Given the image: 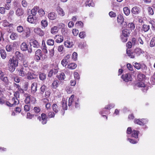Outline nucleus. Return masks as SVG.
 <instances>
[{
    "label": "nucleus",
    "mask_w": 155,
    "mask_h": 155,
    "mask_svg": "<svg viewBox=\"0 0 155 155\" xmlns=\"http://www.w3.org/2000/svg\"><path fill=\"white\" fill-rule=\"evenodd\" d=\"M8 68L9 70L11 72H13L15 70V68L18 66V61L15 57L10 58L8 61Z\"/></svg>",
    "instance_id": "f257e3e1"
},
{
    "label": "nucleus",
    "mask_w": 155,
    "mask_h": 155,
    "mask_svg": "<svg viewBox=\"0 0 155 155\" xmlns=\"http://www.w3.org/2000/svg\"><path fill=\"white\" fill-rule=\"evenodd\" d=\"M29 68H24L21 66L19 70H18V74L19 76L24 77L28 73V70Z\"/></svg>",
    "instance_id": "f03ea898"
},
{
    "label": "nucleus",
    "mask_w": 155,
    "mask_h": 155,
    "mask_svg": "<svg viewBox=\"0 0 155 155\" xmlns=\"http://www.w3.org/2000/svg\"><path fill=\"white\" fill-rule=\"evenodd\" d=\"M24 96L26 98L25 101L26 104H29L31 101L32 102V101H35V100L34 97L31 96L30 94H25Z\"/></svg>",
    "instance_id": "7ed1b4c3"
},
{
    "label": "nucleus",
    "mask_w": 155,
    "mask_h": 155,
    "mask_svg": "<svg viewBox=\"0 0 155 155\" xmlns=\"http://www.w3.org/2000/svg\"><path fill=\"white\" fill-rule=\"evenodd\" d=\"M148 122L147 120L146 119H135L134 120L135 124H139L140 125H143L146 124Z\"/></svg>",
    "instance_id": "20e7f679"
},
{
    "label": "nucleus",
    "mask_w": 155,
    "mask_h": 155,
    "mask_svg": "<svg viewBox=\"0 0 155 155\" xmlns=\"http://www.w3.org/2000/svg\"><path fill=\"white\" fill-rule=\"evenodd\" d=\"M17 45V43L15 42L11 43L10 44L7 45L6 46V49L7 51L10 52L14 50Z\"/></svg>",
    "instance_id": "39448f33"
},
{
    "label": "nucleus",
    "mask_w": 155,
    "mask_h": 155,
    "mask_svg": "<svg viewBox=\"0 0 155 155\" xmlns=\"http://www.w3.org/2000/svg\"><path fill=\"white\" fill-rule=\"evenodd\" d=\"M27 21L29 23L32 24H36L37 20L36 17H33L32 15H29L27 18Z\"/></svg>",
    "instance_id": "423d86ee"
},
{
    "label": "nucleus",
    "mask_w": 155,
    "mask_h": 155,
    "mask_svg": "<svg viewBox=\"0 0 155 155\" xmlns=\"http://www.w3.org/2000/svg\"><path fill=\"white\" fill-rule=\"evenodd\" d=\"M38 119L43 124H45L47 123V120L46 117V115L45 114H41V117H38Z\"/></svg>",
    "instance_id": "0eeeda50"
},
{
    "label": "nucleus",
    "mask_w": 155,
    "mask_h": 155,
    "mask_svg": "<svg viewBox=\"0 0 155 155\" xmlns=\"http://www.w3.org/2000/svg\"><path fill=\"white\" fill-rule=\"evenodd\" d=\"M131 12L133 14V16H134V15H138L140 12V9L138 7L135 6L132 8Z\"/></svg>",
    "instance_id": "6e6552de"
},
{
    "label": "nucleus",
    "mask_w": 155,
    "mask_h": 155,
    "mask_svg": "<svg viewBox=\"0 0 155 155\" xmlns=\"http://www.w3.org/2000/svg\"><path fill=\"white\" fill-rule=\"evenodd\" d=\"M122 78L123 80L126 82L131 81L132 79L131 75L130 74H126L125 75H122Z\"/></svg>",
    "instance_id": "1a4fd4ad"
},
{
    "label": "nucleus",
    "mask_w": 155,
    "mask_h": 155,
    "mask_svg": "<svg viewBox=\"0 0 155 155\" xmlns=\"http://www.w3.org/2000/svg\"><path fill=\"white\" fill-rule=\"evenodd\" d=\"M114 106L115 105L114 104H111L108 105L106 106L103 109L102 111L100 112V114H106L107 111L105 110V109L110 110L111 108L114 107Z\"/></svg>",
    "instance_id": "9d476101"
},
{
    "label": "nucleus",
    "mask_w": 155,
    "mask_h": 155,
    "mask_svg": "<svg viewBox=\"0 0 155 155\" xmlns=\"http://www.w3.org/2000/svg\"><path fill=\"white\" fill-rule=\"evenodd\" d=\"M54 39H55V41L57 43H60L62 42L64 40V38L62 36L57 35L55 36Z\"/></svg>",
    "instance_id": "9b49d317"
},
{
    "label": "nucleus",
    "mask_w": 155,
    "mask_h": 155,
    "mask_svg": "<svg viewBox=\"0 0 155 155\" xmlns=\"http://www.w3.org/2000/svg\"><path fill=\"white\" fill-rule=\"evenodd\" d=\"M127 56L131 58H134L136 57H137L136 55V54L134 52V50L133 52H131L130 50H127Z\"/></svg>",
    "instance_id": "f8f14e48"
},
{
    "label": "nucleus",
    "mask_w": 155,
    "mask_h": 155,
    "mask_svg": "<svg viewBox=\"0 0 155 155\" xmlns=\"http://www.w3.org/2000/svg\"><path fill=\"white\" fill-rule=\"evenodd\" d=\"M34 31L35 33L39 35L40 36H43L45 34V33L44 31L40 28H35L34 29Z\"/></svg>",
    "instance_id": "ddd939ff"
},
{
    "label": "nucleus",
    "mask_w": 155,
    "mask_h": 155,
    "mask_svg": "<svg viewBox=\"0 0 155 155\" xmlns=\"http://www.w3.org/2000/svg\"><path fill=\"white\" fill-rule=\"evenodd\" d=\"M56 11L59 15L61 16H63L65 15V12L63 9L60 6H58L56 8Z\"/></svg>",
    "instance_id": "4468645a"
},
{
    "label": "nucleus",
    "mask_w": 155,
    "mask_h": 155,
    "mask_svg": "<svg viewBox=\"0 0 155 155\" xmlns=\"http://www.w3.org/2000/svg\"><path fill=\"white\" fill-rule=\"evenodd\" d=\"M16 58H15L16 59H19L21 60L24 58V55L22 54L19 51H16L15 53Z\"/></svg>",
    "instance_id": "2eb2a0df"
},
{
    "label": "nucleus",
    "mask_w": 155,
    "mask_h": 155,
    "mask_svg": "<svg viewBox=\"0 0 155 155\" xmlns=\"http://www.w3.org/2000/svg\"><path fill=\"white\" fill-rule=\"evenodd\" d=\"M134 52L136 54L137 56H139L141 54H143L144 52L139 48H137L134 50Z\"/></svg>",
    "instance_id": "dca6fc26"
},
{
    "label": "nucleus",
    "mask_w": 155,
    "mask_h": 155,
    "mask_svg": "<svg viewBox=\"0 0 155 155\" xmlns=\"http://www.w3.org/2000/svg\"><path fill=\"white\" fill-rule=\"evenodd\" d=\"M48 17L50 19L54 20L57 17V15L55 13L51 12L48 14Z\"/></svg>",
    "instance_id": "f3484780"
},
{
    "label": "nucleus",
    "mask_w": 155,
    "mask_h": 155,
    "mask_svg": "<svg viewBox=\"0 0 155 155\" xmlns=\"http://www.w3.org/2000/svg\"><path fill=\"white\" fill-rule=\"evenodd\" d=\"M24 34L26 37H28L30 36V30L28 27H26L24 31Z\"/></svg>",
    "instance_id": "a211bd4d"
},
{
    "label": "nucleus",
    "mask_w": 155,
    "mask_h": 155,
    "mask_svg": "<svg viewBox=\"0 0 155 155\" xmlns=\"http://www.w3.org/2000/svg\"><path fill=\"white\" fill-rule=\"evenodd\" d=\"M37 84L36 83H33L31 85V91L32 93H35L37 90Z\"/></svg>",
    "instance_id": "6ab92c4d"
},
{
    "label": "nucleus",
    "mask_w": 155,
    "mask_h": 155,
    "mask_svg": "<svg viewBox=\"0 0 155 155\" xmlns=\"http://www.w3.org/2000/svg\"><path fill=\"white\" fill-rule=\"evenodd\" d=\"M73 45L74 44L73 42H71L68 40L65 41L64 42V46L68 48H71L72 47Z\"/></svg>",
    "instance_id": "aec40b11"
},
{
    "label": "nucleus",
    "mask_w": 155,
    "mask_h": 155,
    "mask_svg": "<svg viewBox=\"0 0 155 155\" xmlns=\"http://www.w3.org/2000/svg\"><path fill=\"white\" fill-rule=\"evenodd\" d=\"M31 43V45L33 46L35 48H38L40 47V45L39 43L36 40H32Z\"/></svg>",
    "instance_id": "412c9836"
},
{
    "label": "nucleus",
    "mask_w": 155,
    "mask_h": 155,
    "mask_svg": "<svg viewBox=\"0 0 155 155\" xmlns=\"http://www.w3.org/2000/svg\"><path fill=\"white\" fill-rule=\"evenodd\" d=\"M15 13L18 16H21L24 14V11L21 8H18L16 10Z\"/></svg>",
    "instance_id": "4be33fe9"
},
{
    "label": "nucleus",
    "mask_w": 155,
    "mask_h": 155,
    "mask_svg": "<svg viewBox=\"0 0 155 155\" xmlns=\"http://www.w3.org/2000/svg\"><path fill=\"white\" fill-rule=\"evenodd\" d=\"M57 77L60 81L63 80L65 78V74L63 72L59 73V74L57 75Z\"/></svg>",
    "instance_id": "5701e85b"
},
{
    "label": "nucleus",
    "mask_w": 155,
    "mask_h": 155,
    "mask_svg": "<svg viewBox=\"0 0 155 155\" xmlns=\"http://www.w3.org/2000/svg\"><path fill=\"white\" fill-rule=\"evenodd\" d=\"M150 29V26L149 25L144 24L142 26V30L144 32H147Z\"/></svg>",
    "instance_id": "b1692460"
},
{
    "label": "nucleus",
    "mask_w": 155,
    "mask_h": 155,
    "mask_svg": "<svg viewBox=\"0 0 155 155\" xmlns=\"http://www.w3.org/2000/svg\"><path fill=\"white\" fill-rule=\"evenodd\" d=\"M27 74V78L28 79L31 80L36 78L35 74H34L33 73L28 72Z\"/></svg>",
    "instance_id": "393cba45"
},
{
    "label": "nucleus",
    "mask_w": 155,
    "mask_h": 155,
    "mask_svg": "<svg viewBox=\"0 0 155 155\" xmlns=\"http://www.w3.org/2000/svg\"><path fill=\"white\" fill-rule=\"evenodd\" d=\"M11 102L12 103L13 106H15L19 104V101L17 98L13 97L11 101Z\"/></svg>",
    "instance_id": "a878e982"
},
{
    "label": "nucleus",
    "mask_w": 155,
    "mask_h": 155,
    "mask_svg": "<svg viewBox=\"0 0 155 155\" xmlns=\"http://www.w3.org/2000/svg\"><path fill=\"white\" fill-rule=\"evenodd\" d=\"M139 133V131L134 130L131 133V136L136 138H138Z\"/></svg>",
    "instance_id": "bb28decb"
},
{
    "label": "nucleus",
    "mask_w": 155,
    "mask_h": 155,
    "mask_svg": "<svg viewBox=\"0 0 155 155\" xmlns=\"http://www.w3.org/2000/svg\"><path fill=\"white\" fill-rule=\"evenodd\" d=\"M18 37V34L15 32H13L10 36V38L12 40H16Z\"/></svg>",
    "instance_id": "cd10ccee"
},
{
    "label": "nucleus",
    "mask_w": 155,
    "mask_h": 155,
    "mask_svg": "<svg viewBox=\"0 0 155 155\" xmlns=\"http://www.w3.org/2000/svg\"><path fill=\"white\" fill-rule=\"evenodd\" d=\"M39 8L37 6H35L31 11V14L33 15H35L37 14V11H38Z\"/></svg>",
    "instance_id": "c85d7f7f"
},
{
    "label": "nucleus",
    "mask_w": 155,
    "mask_h": 155,
    "mask_svg": "<svg viewBox=\"0 0 155 155\" xmlns=\"http://www.w3.org/2000/svg\"><path fill=\"white\" fill-rule=\"evenodd\" d=\"M28 47V45L25 42L22 43L21 45V49L23 51H27Z\"/></svg>",
    "instance_id": "c756f323"
},
{
    "label": "nucleus",
    "mask_w": 155,
    "mask_h": 155,
    "mask_svg": "<svg viewBox=\"0 0 155 155\" xmlns=\"http://www.w3.org/2000/svg\"><path fill=\"white\" fill-rule=\"evenodd\" d=\"M0 54L2 58L3 59L5 58L6 56V54L5 50L2 49H1L0 50Z\"/></svg>",
    "instance_id": "7c9ffc66"
},
{
    "label": "nucleus",
    "mask_w": 155,
    "mask_h": 155,
    "mask_svg": "<svg viewBox=\"0 0 155 155\" xmlns=\"http://www.w3.org/2000/svg\"><path fill=\"white\" fill-rule=\"evenodd\" d=\"M41 48L45 53H47L48 51L47 49V48L45 44V42L44 41H43L42 42Z\"/></svg>",
    "instance_id": "2f4dec72"
},
{
    "label": "nucleus",
    "mask_w": 155,
    "mask_h": 155,
    "mask_svg": "<svg viewBox=\"0 0 155 155\" xmlns=\"http://www.w3.org/2000/svg\"><path fill=\"white\" fill-rule=\"evenodd\" d=\"M124 21V18L121 15H119L117 17V21L118 23L120 24Z\"/></svg>",
    "instance_id": "473e14b6"
},
{
    "label": "nucleus",
    "mask_w": 155,
    "mask_h": 155,
    "mask_svg": "<svg viewBox=\"0 0 155 155\" xmlns=\"http://www.w3.org/2000/svg\"><path fill=\"white\" fill-rule=\"evenodd\" d=\"M58 29L57 26H54L51 29V32L53 34H54L58 32Z\"/></svg>",
    "instance_id": "72a5a7b5"
},
{
    "label": "nucleus",
    "mask_w": 155,
    "mask_h": 155,
    "mask_svg": "<svg viewBox=\"0 0 155 155\" xmlns=\"http://www.w3.org/2000/svg\"><path fill=\"white\" fill-rule=\"evenodd\" d=\"M77 65L74 63H69L68 64L67 68L70 69H74L77 67Z\"/></svg>",
    "instance_id": "f704fd0d"
},
{
    "label": "nucleus",
    "mask_w": 155,
    "mask_h": 155,
    "mask_svg": "<svg viewBox=\"0 0 155 155\" xmlns=\"http://www.w3.org/2000/svg\"><path fill=\"white\" fill-rule=\"evenodd\" d=\"M130 34V33L129 31V30L127 29H124L122 31V34L124 36H125L127 37H128Z\"/></svg>",
    "instance_id": "c9c22d12"
},
{
    "label": "nucleus",
    "mask_w": 155,
    "mask_h": 155,
    "mask_svg": "<svg viewBox=\"0 0 155 155\" xmlns=\"http://www.w3.org/2000/svg\"><path fill=\"white\" fill-rule=\"evenodd\" d=\"M74 95H72L69 98L68 100V106H70L72 105V103L74 102Z\"/></svg>",
    "instance_id": "e433bc0d"
},
{
    "label": "nucleus",
    "mask_w": 155,
    "mask_h": 155,
    "mask_svg": "<svg viewBox=\"0 0 155 155\" xmlns=\"http://www.w3.org/2000/svg\"><path fill=\"white\" fill-rule=\"evenodd\" d=\"M52 108L53 111H54L55 113H57L59 110L58 106L56 104H53L52 106Z\"/></svg>",
    "instance_id": "4c0bfd02"
},
{
    "label": "nucleus",
    "mask_w": 155,
    "mask_h": 155,
    "mask_svg": "<svg viewBox=\"0 0 155 155\" xmlns=\"http://www.w3.org/2000/svg\"><path fill=\"white\" fill-rule=\"evenodd\" d=\"M123 10L124 13L126 15H129L130 13V11L129 8L127 7H126L124 8Z\"/></svg>",
    "instance_id": "58836bf2"
},
{
    "label": "nucleus",
    "mask_w": 155,
    "mask_h": 155,
    "mask_svg": "<svg viewBox=\"0 0 155 155\" xmlns=\"http://www.w3.org/2000/svg\"><path fill=\"white\" fill-rule=\"evenodd\" d=\"M16 30L19 33H22L24 31L23 27L21 25H19L16 28Z\"/></svg>",
    "instance_id": "ea45409f"
},
{
    "label": "nucleus",
    "mask_w": 155,
    "mask_h": 155,
    "mask_svg": "<svg viewBox=\"0 0 155 155\" xmlns=\"http://www.w3.org/2000/svg\"><path fill=\"white\" fill-rule=\"evenodd\" d=\"M47 44L50 46H53L54 44V41L52 39H49L47 41Z\"/></svg>",
    "instance_id": "a19ab883"
},
{
    "label": "nucleus",
    "mask_w": 155,
    "mask_h": 155,
    "mask_svg": "<svg viewBox=\"0 0 155 155\" xmlns=\"http://www.w3.org/2000/svg\"><path fill=\"white\" fill-rule=\"evenodd\" d=\"M0 79L4 82L6 84H8L9 81L7 77L3 76Z\"/></svg>",
    "instance_id": "79ce46f5"
},
{
    "label": "nucleus",
    "mask_w": 155,
    "mask_h": 155,
    "mask_svg": "<svg viewBox=\"0 0 155 155\" xmlns=\"http://www.w3.org/2000/svg\"><path fill=\"white\" fill-rule=\"evenodd\" d=\"M150 46L151 47L155 46V37H153L150 42Z\"/></svg>",
    "instance_id": "37998d69"
},
{
    "label": "nucleus",
    "mask_w": 155,
    "mask_h": 155,
    "mask_svg": "<svg viewBox=\"0 0 155 155\" xmlns=\"http://www.w3.org/2000/svg\"><path fill=\"white\" fill-rule=\"evenodd\" d=\"M128 28L130 29L131 31L134 29L135 26L134 24L133 23H129L128 25Z\"/></svg>",
    "instance_id": "c03bdc74"
},
{
    "label": "nucleus",
    "mask_w": 155,
    "mask_h": 155,
    "mask_svg": "<svg viewBox=\"0 0 155 155\" xmlns=\"http://www.w3.org/2000/svg\"><path fill=\"white\" fill-rule=\"evenodd\" d=\"M63 59H64V61H66V62L68 64L70 62L71 55L69 54L67 55Z\"/></svg>",
    "instance_id": "a18cd8bd"
},
{
    "label": "nucleus",
    "mask_w": 155,
    "mask_h": 155,
    "mask_svg": "<svg viewBox=\"0 0 155 155\" xmlns=\"http://www.w3.org/2000/svg\"><path fill=\"white\" fill-rule=\"evenodd\" d=\"M39 78L40 80L44 81L46 79V74L44 73H41L39 74Z\"/></svg>",
    "instance_id": "49530a36"
},
{
    "label": "nucleus",
    "mask_w": 155,
    "mask_h": 155,
    "mask_svg": "<svg viewBox=\"0 0 155 155\" xmlns=\"http://www.w3.org/2000/svg\"><path fill=\"white\" fill-rule=\"evenodd\" d=\"M38 13L40 16H43L45 15V12L42 8L39 9L38 11Z\"/></svg>",
    "instance_id": "de8ad7c7"
},
{
    "label": "nucleus",
    "mask_w": 155,
    "mask_h": 155,
    "mask_svg": "<svg viewBox=\"0 0 155 155\" xmlns=\"http://www.w3.org/2000/svg\"><path fill=\"white\" fill-rule=\"evenodd\" d=\"M133 65L134 67L137 70H139L141 68V64L140 63H137V62H135Z\"/></svg>",
    "instance_id": "09e8293b"
},
{
    "label": "nucleus",
    "mask_w": 155,
    "mask_h": 155,
    "mask_svg": "<svg viewBox=\"0 0 155 155\" xmlns=\"http://www.w3.org/2000/svg\"><path fill=\"white\" fill-rule=\"evenodd\" d=\"M41 25L42 26L45 28L48 25V22L46 20H43L41 22Z\"/></svg>",
    "instance_id": "8fccbe9b"
},
{
    "label": "nucleus",
    "mask_w": 155,
    "mask_h": 155,
    "mask_svg": "<svg viewBox=\"0 0 155 155\" xmlns=\"http://www.w3.org/2000/svg\"><path fill=\"white\" fill-rule=\"evenodd\" d=\"M138 79L139 81H142L145 77V75L142 74H140L138 75L137 76Z\"/></svg>",
    "instance_id": "3c124183"
},
{
    "label": "nucleus",
    "mask_w": 155,
    "mask_h": 155,
    "mask_svg": "<svg viewBox=\"0 0 155 155\" xmlns=\"http://www.w3.org/2000/svg\"><path fill=\"white\" fill-rule=\"evenodd\" d=\"M86 5H88L89 6H94V4L92 0H89L86 2Z\"/></svg>",
    "instance_id": "603ef678"
},
{
    "label": "nucleus",
    "mask_w": 155,
    "mask_h": 155,
    "mask_svg": "<svg viewBox=\"0 0 155 155\" xmlns=\"http://www.w3.org/2000/svg\"><path fill=\"white\" fill-rule=\"evenodd\" d=\"M35 55L38 56H39L42 57V53L41 50L40 49L37 50L35 51Z\"/></svg>",
    "instance_id": "864d4df0"
},
{
    "label": "nucleus",
    "mask_w": 155,
    "mask_h": 155,
    "mask_svg": "<svg viewBox=\"0 0 155 155\" xmlns=\"http://www.w3.org/2000/svg\"><path fill=\"white\" fill-rule=\"evenodd\" d=\"M58 81H55L52 83V87L53 88H56L58 86Z\"/></svg>",
    "instance_id": "5fc2aeb1"
},
{
    "label": "nucleus",
    "mask_w": 155,
    "mask_h": 155,
    "mask_svg": "<svg viewBox=\"0 0 155 155\" xmlns=\"http://www.w3.org/2000/svg\"><path fill=\"white\" fill-rule=\"evenodd\" d=\"M77 53L76 52H74L72 54L71 58L74 61H75L77 59Z\"/></svg>",
    "instance_id": "6e6d98bb"
},
{
    "label": "nucleus",
    "mask_w": 155,
    "mask_h": 155,
    "mask_svg": "<svg viewBox=\"0 0 155 155\" xmlns=\"http://www.w3.org/2000/svg\"><path fill=\"white\" fill-rule=\"evenodd\" d=\"M127 37L124 36L123 35H120V38L122 42H126L127 40Z\"/></svg>",
    "instance_id": "4d7b16f0"
},
{
    "label": "nucleus",
    "mask_w": 155,
    "mask_h": 155,
    "mask_svg": "<svg viewBox=\"0 0 155 155\" xmlns=\"http://www.w3.org/2000/svg\"><path fill=\"white\" fill-rule=\"evenodd\" d=\"M149 23L152 25L151 28L153 31H155V22L153 21H150Z\"/></svg>",
    "instance_id": "13d9d810"
},
{
    "label": "nucleus",
    "mask_w": 155,
    "mask_h": 155,
    "mask_svg": "<svg viewBox=\"0 0 155 155\" xmlns=\"http://www.w3.org/2000/svg\"><path fill=\"white\" fill-rule=\"evenodd\" d=\"M147 9L150 15H153V11L152 8L149 7L147 8Z\"/></svg>",
    "instance_id": "bf43d9fd"
},
{
    "label": "nucleus",
    "mask_w": 155,
    "mask_h": 155,
    "mask_svg": "<svg viewBox=\"0 0 155 155\" xmlns=\"http://www.w3.org/2000/svg\"><path fill=\"white\" fill-rule=\"evenodd\" d=\"M33 110L35 113L37 114L39 113L41 111V109L39 107H35Z\"/></svg>",
    "instance_id": "052dcab7"
},
{
    "label": "nucleus",
    "mask_w": 155,
    "mask_h": 155,
    "mask_svg": "<svg viewBox=\"0 0 155 155\" xmlns=\"http://www.w3.org/2000/svg\"><path fill=\"white\" fill-rule=\"evenodd\" d=\"M48 116L49 118H53L54 117L55 114L54 112L50 111L48 113Z\"/></svg>",
    "instance_id": "680f3d73"
},
{
    "label": "nucleus",
    "mask_w": 155,
    "mask_h": 155,
    "mask_svg": "<svg viewBox=\"0 0 155 155\" xmlns=\"http://www.w3.org/2000/svg\"><path fill=\"white\" fill-rule=\"evenodd\" d=\"M119 25L121 26L122 28H126L127 25L126 22L124 21Z\"/></svg>",
    "instance_id": "e2e57ef3"
},
{
    "label": "nucleus",
    "mask_w": 155,
    "mask_h": 155,
    "mask_svg": "<svg viewBox=\"0 0 155 155\" xmlns=\"http://www.w3.org/2000/svg\"><path fill=\"white\" fill-rule=\"evenodd\" d=\"M72 105H74L76 108L79 107L80 106L78 101H74V102L72 103Z\"/></svg>",
    "instance_id": "0e129e2a"
},
{
    "label": "nucleus",
    "mask_w": 155,
    "mask_h": 155,
    "mask_svg": "<svg viewBox=\"0 0 155 155\" xmlns=\"http://www.w3.org/2000/svg\"><path fill=\"white\" fill-rule=\"evenodd\" d=\"M72 32L74 36H76L78 34L79 31L77 29H74L72 30Z\"/></svg>",
    "instance_id": "69168bd1"
},
{
    "label": "nucleus",
    "mask_w": 155,
    "mask_h": 155,
    "mask_svg": "<svg viewBox=\"0 0 155 155\" xmlns=\"http://www.w3.org/2000/svg\"><path fill=\"white\" fill-rule=\"evenodd\" d=\"M137 85L138 87H141L142 88L144 87V86L145 85L144 84V83L142 82H140L138 83L137 84Z\"/></svg>",
    "instance_id": "338daca9"
},
{
    "label": "nucleus",
    "mask_w": 155,
    "mask_h": 155,
    "mask_svg": "<svg viewBox=\"0 0 155 155\" xmlns=\"http://www.w3.org/2000/svg\"><path fill=\"white\" fill-rule=\"evenodd\" d=\"M85 35V33L84 31L80 32L79 35V37L81 38H84Z\"/></svg>",
    "instance_id": "774afa93"
}]
</instances>
